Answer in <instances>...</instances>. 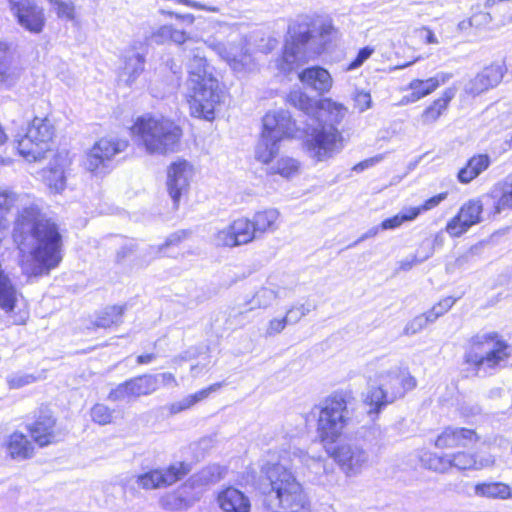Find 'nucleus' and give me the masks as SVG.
Instances as JSON below:
<instances>
[{"instance_id": "23", "label": "nucleus", "mask_w": 512, "mask_h": 512, "mask_svg": "<svg viewBox=\"0 0 512 512\" xmlns=\"http://www.w3.org/2000/svg\"><path fill=\"white\" fill-rule=\"evenodd\" d=\"M187 474L183 463L173 464L165 470H154L137 476L136 483L143 489H156L174 484Z\"/></svg>"}, {"instance_id": "13", "label": "nucleus", "mask_w": 512, "mask_h": 512, "mask_svg": "<svg viewBox=\"0 0 512 512\" xmlns=\"http://www.w3.org/2000/svg\"><path fill=\"white\" fill-rule=\"evenodd\" d=\"M509 2L512 0H485L483 3L474 5L471 15L458 23V30L461 32H468L471 29L483 30L495 21L504 24L512 19L507 6Z\"/></svg>"}, {"instance_id": "60", "label": "nucleus", "mask_w": 512, "mask_h": 512, "mask_svg": "<svg viewBox=\"0 0 512 512\" xmlns=\"http://www.w3.org/2000/svg\"><path fill=\"white\" fill-rule=\"evenodd\" d=\"M380 161H382V156H376V157H372L370 159L363 160L354 165V170L355 171H363L366 168L376 165Z\"/></svg>"}, {"instance_id": "40", "label": "nucleus", "mask_w": 512, "mask_h": 512, "mask_svg": "<svg viewBox=\"0 0 512 512\" xmlns=\"http://www.w3.org/2000/svg\"><path fill=\"white\" fill-rule=\"evenodd\" d=\"M223 386V382H217L210 385L207 388H204L194 394L188 395L182 400L171 404L170 412L172 414H177L181 411L189 409L196 403L206 399L212 392L218 391Z\"/></svg>"}, {"instance_id": "26", "label": "nucleus", "mask_w": 512, "mask_h": 512, "mask_svg": "<svg viewBox=\"0 0 512 512\" xmlns=\"http://www.w3.org/2000/svg\"><path fill=\"white\" fill-rule=\"evenodd\" d=\"M291 290L285 287H279L275 284H269L258 289L253 297L247 302L250 305L244 312L254 309H267L278 299H286L291 296Z\"/></svg>"}, {"instance_id": "59", "label": "nucleus", "mask_w": 512, "mask_h": 512, "mask_svg": "<svg viewBox=\"0 0 512 512\" xmlns=\"http://www.w3.org/2000/svg\"><path fill=\"white\" fill-rule=\"evenodd\" d=\"M159 12L162 15L174 17V18H176L178 20H182L184 22H187L188 24H193L194 21H195V16L193 14H179V13H176V12H173V11H168V10H165V9H160Z\"/></svg>"}, {"instance_id": "16", "label": "nucleus", "mask_w": 512, "mask_h": 512, "mask_svg": "<svg viewBox=\"0 0 512 512\" xmlns=\"http://www.w3.org/2000/svg\"><path fill=\"white\" fill-rule=\"evenodd\" d=\"M8 3L12 15L23 29L33 34L43 31L46 18L42 7L33 0H9Z\"/></svg>"}, {"instance_id": "20", "label": "nucleus", "mask_w": 512, "mask_h": 512, "mask_svg": "<svg viewBox=\"0 0 512 512\" xmlns=\"http://www.w3.org/2000/svg\"><path fill=\"white\" fill-rule=\"evenodd\" d=\"M193 175V165L184 159H178L168 167L167 189L176 207L181 196L187 192Z\"/></svg>"}, {"instance_id": "31", "label": "nucleus", "mask_w": 512, "mask_h": 512, "mask_svg": "<svg viewBox=\"0 0 512 512\" xmlns=\"http://www.w3.org/2000/svg\"><path fill=\"white\" fill-rule=\"evenodd\" d=\"M385 379L384 385L391 391L395 401L404 397L406 393L417 386L416 378L405 370L388 372Z\"/></svg>"}, {"instance_id": "38", "label": "nucleus", "mask_w": 512, "mask_h": 512, "mask_svg": "<svg viewBox=\"0 0 512 512\" xmlns=\"http://www.w3.org/2000/svg\"><path fill=\"white\" fill-rule=\"evenodd\" d=\"M7 448L13 459L24 460L32 457L34 454L32 442L19 432H15L10 436Z\"/></svg>"}, {"instance_id": "15", "label": "nucleus", "mask_w": 512, "mask_h": 512, "mask_svg": "<svg viewBox=\"0 0 512 512\" xmlns=\"http://www.w3.org/2000/svg\"><path fill=\"white\" fill-rule=\"evenodd\" d=\"M256 239H258V236L251 219L240 217L214 233L212 243L216 247L233 248L246 245Z\"/></svg>"}, {"instance_id": "55", "label": "nucleus", "mask_w": 512, "mask_h": 512, "mask_svg": "<svg viewBox=\"0 0 512 512\" xmlns=\"http://www.w3.org/2000/svg\"><path fill=\"white\" fill-rule=\"evenodd\" d=\"M186 236L187 233L185 231L175 232L167 237L163 245L158 246L157 249L154 247H152L151 249L155 254H159L163 248L179 244Z\"/></svg>"}, {"instance_id": "4", "label": "nucleus", "mask_w": 512, "mask_h": 512, "mask_svg": "<svg viewBox=\"0 0 512 512\" xmlns=\"http://www.w3.org/2000/svg\"><path fill=\"white\" fill-rule=\"evenodd\" d=\"M337 30L328 18L299 16L288 27L283 56L277 61L278 68L288 73L299 65L328 51L337 38Z\"/></svg>"}, {"instance_id": "8", "label": "nucleus", "mask_w": 512, "mask_h": 512, "mask_svg": "<svg viewBox=\"0 0 512 512\" xmlns=\"http://www.w3.org/2000/svg\"><path fill=\"white\" fill-rule=\"evenodd\" d=\"M131 130L147 153L157 155L174 152L182 136L180 127L163 117L138 118Z\"/></svg>"}, {"instance_id": "17", "label": "nucleus", "mask_w": 512, "mask_h": 512, "mask_svg": "<svg viewBox=\"0 0 512 512\" xmlns=\"http://www.w3.org/2000/svg\"><path fill=\"white\" fill-rule=\"evenodd\" d=\"M128 147V141L118 137H103L97 141L86 155L85 167L91 172H95L106 166L117 154L125 151Z\"/></svg>"}, {"instance_id": "28", "label": "nucleus", "mask_w": 512, "mask_h": 512, "mask_svg": "<svg viewBox=\"0 0 512 512\" xmlns=\"http://www.w3.org/2000/svg\"><path fill=\"white\" fill-rule=\"evenodd\" d=\"M217 503L223 512H250V500L240 490L228 487L218 493Z\"/></svg>"}, {"instance_id": "7", "label": "nucleus", "mask_w": 512, "mask_h": 512, "mask_svg": "<svg viewBox=\"0 0 512 512\" xmlns=\"http://www.w3.org/2000/svg\"><path fill=\"white\" fill-rule=\"evenodd\" d=\"M469 349L463 356L462 376L476 377L482 369L495 370L505 366L512 358V347L498 331H488L472 335Z\"/></svg>"}, {"instance_id": "50", "label": "nucleus", "mask_w": 512, "mask_h": 512, "mask_svg": "<svg viewBox=\"0 0 512 512\" xmlns=\"http://www.w3.org/2000/svg\"><path fill=\"white\" fill-rule=\"evenodd\" d=\"M288 323L285 317H275L269 320L265 329L266 337H274L285 330Z\"/></svg>"}, {"instance_id": "47", "label": "nucleus", "mask_w": 512, "mask_h": 512, "mask_svg": "<svg viewBox=\"0 0 512 512\" xmlns=\"http://www.w3.org/2000/svg\"><path fill=\"white\" fill-rule=\"evenodd\" d=\"M114 409L108 406L98 403L95 404L91 409L92 420L99 425H108L112 423L114 417Z\"/></svg>"}, {"instance_id": "19", "label": "nucleus", "mask_w": 512, "mask_h": 512, "mask_svg": "<svg viewBox=\"0 0 512 512\" xmlns=\"http://www.w3.org/2000/svg\"><path fill=\"white\" fill-rule=\"evenodd\" d=\"M452 76V73L441 72L428 78H413L405 86L404 90L407 93L402 96L399 105H410L430 96L440 86L447 83Z\"/></svg>"}, {"instance_id": "37", "label": "nucleus", "mask_w": 512, "mask_h": 512, "mask_svg": "<svg viewBox=\"0 0 512 512\" xmlns=\"http://www.w3.org/2000/svg\"><path fill=\"white\" fill-rule=\"evenodd\" d=\"M144 63V55L135 52L134 50L126 52L124 56L122 77H125V82L128 85H131L144 71Z\"/></svg>"}, {"instance_id": "57", "label": "nucleus", "mask_w": 512, "mask_h": 512, "mask_svg": "<svg viewBox=\"0 0 512 512\" xmlns=\"http://www.w3.org/2000/svg\"><path fill=\"white\" fill-rule=\"evenodd\" d=\"M153 375L157 379V389L159 388L160 383L164 387H177L179 385L176 380V377L170 372H164Z\"/></svg>"}, {"instance_id": "2", "label": "nucleus", "mask_w": 512, "mask_h": 512, "mask_svg": "<svg viewBox=\"0 0 512 512\" xmlns=\"http://www.w3.org/2000/svg\"><path fill=\"white\" fill-rule=\"evenodd\" d=\"M288 100L308 116L305 147L310 157L323 161L342 148V138L334 124L345 116L346 107L329 98L313 100L301 91L291 92Z\"/></svg>"}, {"instance_id": "51", "label": "nucleus", "mask_w": 512, "mask_h": 512, "mask_svg": "<svg viewBox=\"0 0 512 512\" xmlns=\"http://www.w3.org/2000/svg\"><path fill=\"white\" fill-rule=\"evenodd\" d=\"M372 106V97L369 91H358L354 94V110L364 112Z\"/></svg>"}, {"instance_id": "24", "label": "nucleus", "mask_w": 512, "mask_h": 512, "mask_svg": "<svg viewBox=\"0 0 512 512\" xmlns=\"http://www.w3.org/2000/svg\"><path fill=\"white\" fill-rule=\"evenodd\" d=\"M68 164L67 155L58 153L42 171L43 181L52 193H61L66 188L65 168Z\"/></svg>"}, {"instance_id": "46", "label": "nucleus", "mask_w": 512, "mask_h": 512, "mask_svg": "<svg viewBox=\"0 0 512 512\" xmlns=\"http://www.w3.org/2000/svg\"><path fill=\"white\" fill-rule=\"evenodd\" d=\"M416 218L413 214L411 207L405 208L401 213L393 215L384 219L380 223V228L383 230L395 229L400 227L405 222L414 221Z\"/></svg>"}, {"instance_id": "61", "label": "nucleus", "mask_w": 512, "mask_h": 512, "mask_svg": "<svg viewBox=\"0 0 512 512\" xmlns=\"http://www.w3.org/2000/svg\"><path fill=\"white\" fill-rule=\"evenodd\" d=\"M424 260V258H418L417 256H412L409 259H404L399 262V269L402 271H408L413 266L421 263Z\"/></svg>"}, {"instance_id": "21", "label": "nucleus", "mask_w": 512, "mask_h": 512, "mask_svg": "<svg viewBox=\"0 0 512 512\" xmlns=\"http://www.w3.org/2000/svg\"><path fill=\"white\" fill-rule=\"evenodd\" d=\"M506 73L507 66L504 61H493L485 65L471 79L467 94L475 97L497 87Z\"/></svg>"}, {"instance_id": "54", "label": "nucleus", "mask_w": 512, "mask_h": 512, "mask_svg": "<svg viewBox=\"0 0 512 512\" xmlns=\"http://www.w3.org/2000/svg\"><path fill=\"white\" fill-rule=\"evenodd\" d=\"M415 33L419 36L422 42L427 45H437L439 43L435 32L428 26H421L417 28Z\"/></svg>"}, {"instance_id": "64", "label": "nucleus", "mask_w": 512, "mask_h": 512, "mask_svg": "<svg viewBox=\"0 0 512 512\" xmlns=\"http://www.w3.org/2000/svg\"><path fill=\"white\" fill-rule=\"evenodd\" d=\"M132 252V247H123L120 251H118L117 253V258L118 260L120 259H123L124 257H126V255H128L129 253Z\"/></svg>"}, {"instance_id": "58", "label": "nucleus", "mask_w": 512, "mask_h": 512, "mask_svg": "<svg viewBox=\"0 0 512 512\" xmlns=\"http://www.w3.org/2000/svg\"><path fill=\"white\" fill-rule=\"evenodd\" d=\"M374 52L375 48L372 46H365L361 48L354 57V68L361 66Z\"/></svg>"}, {"instance_id": "27", "label": "nucleus", "mask_w": 512, "mask_h": 512, "mask_svg": "<svg viewBox=\"0 0 512 512\" xmlns=\"http://www.w3.org/2000/svg\"><path fill=\"white\" fill-rule=\"evenodd\" d=\"M491 165V158L486 153H476L469 157L465 164L457 172V180L467 185L488 170Z\"/></svg>"}, {"instance_id": "41", "label": "nucleus", "mask_w": 512, "mask_h": 512, "mask_svg": "<svg viewBox=\"0 0 512 512\" xmlns=\"http://www.w3.org/2000/svg\"><path fill=\"white\" fill-rule=\"evenodd\" d=\"M124 309V306L117 305L106 307L97 315L93 326L95 328H109L113 325H119L122 323Z\"/></svg>"}, {"instance_id": "35", "label": "nucleus", "mask_w": 512, "mask_h": 512, "mask_svg": "<svg viewBox=\"0 0 512 512\" xmlns=\"http://www.w3.org/2000/svg\"><path fill=\"white\" fill-rule=\"evenodd\" d=\"M477 496L488 499L506 500L512 497L511 487L503 482H479L474 485Z\"/></svg>"}, {"instance_id": "33", "label": "nucleus", "mask_w": 512, "mask_h": 512, "mask_svg": "<svg viewBox=\"0 0 512 512\" xmlns=\"http://www.w3.org/2000/svg\"><path fill=\"white\" fill-rule=\"evenodd\" d=\"M301 82L320 93L328 91L332 86V79L327 70L321 67H311L299 74Z\"/></svg>"}, {"instance_id": "12", "label": "nucleus", "mask_w": 512, "mask_h": 512, "mask_svg": "<svg viewBox=\"0 0 512 512\" xmlns=\"http://www.w3.org/2000/svg\"><path fill=\"white\" fill-rule=\"evenodd\" d=\"M188 103L191 115L211 121L215 117V111L220 106L223 91L219 87L216 78H208L202 83L188 86Z\"/></svg>"}, {"instance_id": "43", "label": "nucleus", "mask_w": 512, "mask_h": 512, "mask_svg": "<svg viewBox=\"0 0 512 512\" xmlns=\"http://www.w3.org/2000/svg\"><path fill=\"white\" fill-rule=\"evenodd\" d=\"M448 196V191H442L425 199L420 205L411 207L415 218L417 219L421 214L437 208Z\"/></svg>"}, {"instance_id": "10", "label": "nucleus", "mask_w": 512, "mask_h": 512, "mask_svg": "<svg viewBox=\"0 0 512 512\" xmlns=\"http://www.w3.org/2000/svg\"><path fill=\"white\" fill-rule=\"evenodd\" d=\"M205 44L227 62L233 70H243L252 62L248 41L235 26L220 25L218 36L208 38Z\"/></svg>"}, {"instance_id": "29", "label": "nucleus", "mask_w": 512, "mask_h": 512, "mask_svg": "<svg viewBox=\"0 0 512 512\" xmlns=\"http://www.w3.org/2000/svg\"><path fill=\"white\" fill-rule=\"evenodd\" d=\"M150 42L162 45L172 42L178 46H184L187 50L194 40L183 30L176 29L173 25H162L154 30L147 38Z\"/></svg>"}, {"instance_id": "32", "label": "nucleus", "mask_w": 512, "mask_h": 512, "mask_svg": "<svg viewBox=\"0 0 512 512\" xmlns=\"http://www.w3.org/2000/svg\"><path fill=\"white\" fill-rule=\"evenodd\" d=\"M31 437L40 446H47L57 441L55 419L50 415H41L29 427Z\"/></svg>"}, {"instance_id": "44", "label": "nucleus", "mask_w": 512, "mask_h": 512, "mask_svg": "<svg viewBox=\"0 0 512 512\" xmlns=\"http://www.w3.org/2000/svg\"><path fill=\"white\" fill-rule=\"evenodd\" d=\"M314 309L310 303H295L286 310L284 317L288 325H294Z\"/></svg>"}, {"instance_id": "48", "label": "nucleus", "mask_w": 512, "mask_h": 512, "mask_svg": "<svg viewBox=\"0 0 512 512\" xmlns=\"http://www.w3.org/2000/svg\"><path fill=\"white\" fill-rule=\"evenodd\" d=\"M431 322L428 320L426 314L423 312L412 318L404 327L403 333L405 335H413L422 331Z\"/></svg>"}, {"instance_id": "62", "label": "nucleus", "mask_w": 512, "mask_h": 512, "mask_svg": "<svg viewBox=\"0 0 512 512\" xmlns=\"http://www.w3.org/2000/svg\"><path fill=\"white\" fill-rule=\"evenodd\" d=\"M9 226V221L6 218L0 217V247L9 234Z\"/></svg>"}, {"instance_id": "52", "label": "nucleus", "mask_w": 512, "mask_h": 512, "mask_svg": "<svg viewBox=\"0 0 512 512\" xmlns=\"http://www.w3.org/2000/svg\"><path fill=\"white\" fill-rule=\"evenodd\" d=\"M35 380L36 378L32 374H15L7 378V383L11 389H19L34 383Z\"/></svg>"}, {"instance_id": "11", "label": "nucleus", "mask_w": 512, "mask_h": 512, "mask_svg": "<svg viewBox=\"0 0 512 512\" xmlns=\"http://www.w3.org/2000/svg\"><path fill=\"white\" fill-rule=\"evenodd\" d=\"M54 135L55 128L48 117H34L24 134L15 135V148L26 161L37 162L50 150Z\"/></svg>"}, {"instance_id": "56", "label": "nucleus", "mask_w": 512, "mask_h": 512, "mask_svg": "<svg viewBox=\"0 0 512 512\" xmlns=\"http://www.w3.org/2000/svg\"><path fill=\"white\" fill-rule=\"evenodd\" d=\"M221 479V472L219 467H209L200 473V480L205 483H215Z\"/></svg>"}, {"instance_id": "63", "label": "nucleus", "mask_w": 512, "mask_h": 512, "mask_svg": "<svg viewBox=\"0 0 512 512\" xmlns=\"http://www.w3.org/2000/svg\"><path fill=\"white\" fill-rule=\"evenodd\" d=\"M155 359H156V355L153 353H149V354H145V355H139L137 357L136 361L138 364L142 365V364H149Z\"/></svg>"}, {"instance_id": "9", "label": "nucleus", "mask_w": 512, "mask_h": 512, "mask_svg": "<svg viewBox=\"0 0 512 512\" xmlns=\"http://www.w3.org/2000/svg\"><path fill=\"white\" fill-rule=\"evenodd\" d=\"M296 125L286 110L266 113L263 117V130L255 147V159L270 165L278 155L282 139L291 136Z\"/></svg>"}, {"instance_id": "42", "label": "nucleus", "mask_w": 512, "mask_h": 512, "mask_svg": "<svg viewBox=\"0 0 512 512\" xmlns=\"http://www.w3.org/2000/svg\"><path fill=\"white\" fill-rule=\"evenodd\" d=\"M300 164L291 157H280L275 163L268 165L267 173L274 175L279 174L284 178H290L298 173Z\"/></svg>"}, {"instance_id": "3", "label": "nucleus", "mask_w": 512, "mask_h": 512, "mask_svg": "<svg viewBox=\"0 0 512 512\" xmlns=\"http://www.w3.org/2000/svg\"><path fill=\"white\" fill-rule=\"evenodd\" d=\"M299 448L284 450L280 453L277 462H268L264 468L270 490L266 495V502L273 512H309V503L301 484L291 472L296 463L310 466L316 461Z\"/></svg>"}, {"instance_id": "36", "label": "nucleus", "mask_w": 512, "mask_h": 512, "mask_svg": "<svg viewBox=\"0 0 512 512\" xmlns=\"http://www.w3.org/2000/svg\"><path fill=\"white\" fill-rule=\"evenodd\" d=\"M493 190L498 192L499 197L489 215L495 217L505 210H512V179L508 177L498 181Z\"/></svg>"}, {"instance_id": "1", "label": "nucleus", "mask_w": 512, "mask_h": 512, "mask_svg": "<svg viewBox=\"0 0 512 512\" xmlns=\"http://www.w3.org/2000/svg\"><path fill=\"white\" fill-rule=\"evenodd\" d=\"M12 238L18 250V265L28 278L49 275L63 260L59 226L37 205L31 204L18 212Z\"/></svg>"}, {"instance_id": "5", "label": "nucleus", "mask_w": 512, "mask_h": 512, "mask_svg": "<svg viewBox=\"0 0 512 512\" xmlns=\"http://www.w3.org/2000/svg\"><path fill=\"white\" fill-rule=\"evenodd\" d=\"M476 429L448 425L441 429L433 441L434 447L440 453L429 452L424 454L422 461L426 468L437 473H447L451 470L459 472L482 470L493 465L494 460L488 462L478 459L476 453L467 450H456L468 444L480 441Z\"/></svg>"}, {"instance_id": "39", "label": "nucleus", "mask_w": 512, "mask_h": 512, "mask_svg": "<svg viewBox=\"0 0 512 512\" xmlns=\"http://www.w3.org/2000/svg\"><path fill=\"white\" fill-rule=\"evenodd\" d=\"M15 77L13 51L6 42H0V84L10 85Z\"/></svg>"}, {"instance_id": "14", "label": "nucleus", "mask_w": 512, "mask_h": 512, "mask_svg": "<svg viewBox=\"0 0 512 512\" xmlns=\"http://www.w3.org/2000/svg\"><path fill=\"white\" fill-rule=\"evenodd\" d=\"M484 203L481 197L465 201L446 222L444 230L451 238H460L483 220Z\"/></svg>"}, {"instance_id": "30", "label": "nucleus", "mask_w": 512, "mask_h": 512, "mask_svg": "<svg viewBox=\"0 0 512 512\" xmlns=\"http://www.w3.org/2000/svg\"><path fill=\"white\" fill-rule=\"evenodd\" d=\"M187 50H190L192 57L190 58L187 68L189 73L188 86H192L198 83L204 82V80L208 78H215L211 71H209V66L207 64L206 58L203 55L202 51L199 47H192V44L189 45Z\"/></svg>"}, {"instance_id": "25", "label": "nucleus", "mask_w": 512, "mask_h": 512, "mask_svg": "<svg viewBox=\"0 0 512 512\" xmlns=\"http://www.w3.org/2000/svg\"><path fill=\"white\" fill-rule=\"evenodd\" d=\"M395 402L391 391L383 386H372L362 397V405L372 420L378 419L382 410Z\"/></svg>"}, {"instance_id": "49", "label": "nucleus", "mask_w": 512, "mask_h": 512, "mask_svg": "<svg viewBox=\"0 0 512 512\" xmlns=\"http://www.w3.org/2000/svg\"><path fill=\"white\" fill-rule=\"evenodd\" d=\"M49 2L55 7L58 17L68 20L74 18V5L70 0H49Z\"/></svg>"}, {"instance_id": "22", "label": "nucleus", "mask_w": 512, "mask_h": 512, "mask_svg": "<svg viewBox=\"0 0 512 512\" xmlns=\"http://www.w3.org/2000/svg\"><path fill=\"white\" fill-rule=\"evenodd\" d=\"M458 88L455 85L445 88L439 96L430 101L419 114L423 126H431L446 117L452 102L455 100Z\"/></svg>"}, {"instance_id": "34", "label": "nucleus", "mask_w": 512, "mask_h": 512, "mask_svg": "<svg viewBox=\"0 0 512 512\" xmlns=\"http://www.w3.org/2000/svg\"><path fill=\"white\" fill-rule=\"evenodd\" d=\"M279 218L280 213L275 208L256 212L251 221L258 238L262 237L265 233L275 232L279 227Z\"/></svg>"}, {"instance_id": "53", "label": "nucleus", "mask_w": 512, "mask_h": 512, "mask_svg": "<svg viewBox=\"0 0 512 512\" xmlns=\"http://www.w3.org/2000/svg\"><path fill=\"white\" fill-rule=\"evenodd\" d=\"M17 201V195L8 188H0V209L10 210Z\"/></svg>"}, {"instance_id": "18", "label": "nucleus", "mask_w": 512, "mask_h": 512, "mask_svg": "<svg viewBox=\"0 0 512 512\" xmlns=\"http://www.w3.org/2000/svg\"><path fill=\"white\" fill-rule=\"evenodd\" d=\"M157 391V379L153 374H143L118 384L108 394L112 402L136 399L148 396Z\"/></svg>"}, {"instance_id": "6", "label": "nucleus", "mask_w": 512, "mask_h": 512, "mask_svg": "<svg viewBox=\"0 0 512 512\" xmlns=\"http://www.w3.org/2000/svg\"><path fill=\"white\" fill-rule=\"evenodd\" d=\"M316 410L318 411L317 432L320 440L341 468L349 473L352 470L350 445L329 446L342 439L350 424L351 417L347 400L342 394L336 393L323 400Z\"/></svg>"}, {"instance_id": "45", "label": "nucleus", "mask_w": 512, "mask_h": 512, "mask_svg": "<svg viewBox=\"0 0 512 512\" xmlns=\"http://www.w3.org/2000/svg\"><path fill=\"white\" fill-rule=\"evenodd\" d=\"M456 299L447 296L442 299H440L437 303H435L429 310L425 311L428 320L433 323L435 322L439 317L446 314L455 304Z\"/></svg>"}]
</instances>
